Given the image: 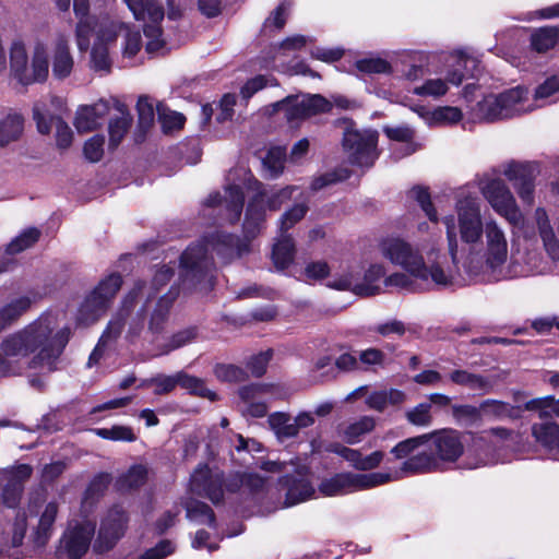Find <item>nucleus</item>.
<instances>
[{"instance_id":"10","label":"nucleus","mask_w":559,"mask_h":559,"mask_svg":"<svg viewBox=\"0 0 559 559\" xmlns=\"http://www.w3.org/2000/svg\"><path fill=\"white\" fill-rule=\"evenodd\" d=\"M136 21L144 22L143 33L147 38V53H156L165 46L160 23L165 11L156 0H123Z\"/></svg>"},{"instance_id":"55","label":"nucleus","mask_w":559,"mask_h":559,"mask_svg":"<svg viewBox=\"0 0 559 559\" xmlns=\"http://www.w3.org/2000/svg\"><path fill=\"white\" fill-rule=\"evenodd\" d=\"M198 336V331L195 328H187L183 329L174 335L164 343L162 346H159L158 352L156 355H166L175 349H178L189 343H191L193 340H195Z\"/></svg>"},{"instance_id":"40","label":"nucleus","mask_w":559,"mask_h":559,"mask_svg":"<svg viewBox=\"0 0 559 559\" xmlns=\"http://www.w3.org/2000/svg\"><path fill=\"white\" fill-rule=\"evenodd\" d=\"M122 319L120 317L116 318L115 320H110L103 332L97 345L95 346L94 350L91 353L87 366L92 367L96 365L99 359L103 356L104 348L117 341L122 335Z\"/></svg>"},{"instance_id":"19","label":"nucleus","mask_w":559,"mask_h":559,"mask_svg":"<svg viewBox=\"0 0 559 559\" xmlns=\"http://www.w3.org/2000/svg\"><path fill=\"white\" fill-rule=\"evenodd\" d=\"M428 456L433 459V471L438 469L440 464L454 463L464 453L465 443L463 435L453 429H444L429 433Z\"/></svg>"},{"instance_id":"37","label":"nucleus","mask_w":559,"mask_h":559,"mask_svg":"<svg viewBox=\"0 0 559 559\" xmlns=\"http://www.w3.org/2000/svg\"><path fill=\"white\" fill-rule=\"evenodd\" d=\"M449 380L456 385L464 386L479 394H486L492 390V383L489 379L464 369L451 371L449 373Z\"/></svg>"},{"instance_id":"21","label":"nucleus","mask_w":559,"mask_h":559,"mask_svg":"<svg viewBox=\"0 0 559 559\" xmlns=\"http://www.w3.org/2000/svg\"><path fill=\"white\" fill-rule=\"evenodd\" d=\"M451 59H453V63L451 64L453 69L448 71L445 80H426L421 85L414 87L413 93L418 96L441 97L447 94L449 90L448 83L455 86L460 85L465 76L463 70H467L469 67H475L476 64L474 58L462 52L452 55Z\"/></svg>"},{"instance_id":"42","label":"nucleus","mask_w":559,"mask_h":559,"mask_svg":"<svg viewBox=\"0 0 559 559\" xmlns=\"http://www.w3.org/2000/svg\"><path fill=\"white\" fill-rule=\"evenodd\" d=\"M405 401V393L397 389H384L371 392L366 404L369 408L383 412L389 406H396Z\"/></svg>"},{"instance_id":"38","label":"nucleus","mask_w":559,"mask_h":559,"mask_svg":"<svg viewBox=\"0 0 559 559\" xmlns=\"http://www.w3.org/2000/svg\"><path fill=\"white\" fill-rule=\"evenodd\" d=\"M107 310L108 308L105 306L104 301H99L88 294L78 310L76 324L82 326L92 325L97 322Z\"/></svg>"},{"instance_id":"33","label":"nucleus","mask_w":559,"mask_h":559,"mask_svg":"<svg viewBox=\"0 0 559 559\" xmlns=\"http://www.w3.org/2000/svg\"><path fill=\"white\" fill-rule=\"evenodd\" d=\"M73 9L79 19L76 25V45L80 51H86L90 47L92 21L96 16L88 14V0H73Z\"/></svg>"},{"instance_id":"1","label":"nucleus","mask_w":559,"mask_h":559,"mask_svg":"<svg viewBox=\"0 0 559 559\" xmlns=\"http://www.w3.org/2000/svg\"><path fill=\"white\" fill-rule=\"evenodd\" d=\"M441 223L453 267H444L440 261L442 238L439 235L414 241L390 235L379 240L378 251L391 264L426 285H451L459 264L471 278L480 282H499L540 272L537 253L526 261L527 269L519 267L516 261L508 264L507 231L493 218L484 221L481 202L468 186L456 191L454 213L444 215Z\"/></svg>"},{"instance_id":"32","label":"nucleus","mask_w":559,"mask_h":559,"mask_svg":"<svg viewBox=\"0 0 559 559\" xmlns=\"http://www.w3.org/2000/svg\"><path fill=\"white\" fill-rule=\"evenodd\" d=\"M51 64L52 76L57 80H64L72 73L74 59L70 52L68 40L63 36L56 41Z\"/></svg>"},{"instance_id":"49","label":"nucleus","mask_w":559,"mask_h":559,"mask_svg":"<svg viewBox=\"0 0 559 559\" xmlns=\"http://www.w3.org/2000/svg\"><path fill=\"white\" fill-rule=\"evenodd\" d=\"M524 408L536 412L540 419L559 418V399L552 395L532 399L525 403Z\"/></svg>"},{"instance_id":"6","label":"nucleus","mask_w":559,"mask_h":559,"mask_svg":"<svg viewBox=\"0 0 559 559\" xmlns=\"http://www.w3.org/2000/svg\"><path fill=\"white\" fill-rule=\"evenodd\" d=\"M10 73L22 85L43 83L49 75V60L45 43L38 40L32 48L31 60L25 41L17 37L10 45Z\"/></svg>"},{"instance_id":"61","label":"nucleus","mask_w":559,"mask_h":559,"mask_svg":"<svg viewBox=\"0 0 559 559\" xmlns=\"http://www.w3.org/2000/svg\"><path fill=\"white\" fill-rule=\"evenodd\" d=\"M349 177V170L347 168H338L330 173H325L318 177H314L311 181L310 189L316 192L333 183L343 181Z\"/></svg>"},{"instance_id":"4","label":"nucleus","mask_w":559,"mask_h":559,"mask_svg":"<svg viewBox=\"0 0 559 559\" xmlns=\"http://www.w3.org/2000/svg\"><path fill=\"white\" fill-rule=\"evenodd\" d=\"M61 502L36 495L31 497L25 509L16 513L15 520L0 534V559H21L20 547L26 528L28 540L36 549H43L51 539L60 514Z\"/></svg>"},{"instance_id":"51","label":"nucleus","mask_w":559,"mask_h":559,"mask_svg":"<svg viewBox=\"0 0 559 559\" xmlns=\"http://www.w3.org/2000/svg\"><path fill=\"white\" fill-rule=\"evenodd\" d=\"M269 424L278 439L294 438L298 435L294 417L286 413L271 414Z\"/></svg>"},{"instance_id":"57","label":"nucleus","mask_w":559,"mask_h":559,"mask_svg":"<svg viewBox=\"0 0 559 559\" xmlns=\"http://www.w3.org/2000/svg\"><path fill=\"white\" fill-rule=\"evenodd\" d=\"M309 210L307 201L295 203L287 211H285L280 218L281 234L287 235L288 229L294 227L300 222Z\"/></svg>"},{"instance_id":"62","label":"nucleus","mask_w":559,"mask_h":559,"mask_svg":"<svg viewBox=\"0 0 559 559\" xmlns=\"http://www.w3.org/2000/svg\"><path fill=\"white\" fill-rule=\"evenodd\" d=\"M111 481V477L107 473H100L96 475L91 483L88 484L85 495H84V501H91L93 503L95 500H97L108 488L109 484Z\"/></svg>"},{"instance_id":"59","label":"nucleus","mask_w":559,"mask_h":559,"mask_svg":"<svg viewBox=\"0 0 559 559\" xmlns=\"http://www.w3.org/2000/svg\"><path fill=\"white\" fill-rule=\"evenodd\" d=\"M93 431L96 436L106 440L127 442L135 440L133 430L128 426L116 425L110 428H96Z\"/></svg>"},{"instance_id":"54","label":"nucleus","mask_w":559,"mask_h":559,"mask_svg":"<svg viewBox=\"0 0 559 559\" xmlns=\"http://www.w3.org/2000/svg\"><path fill=\"white\" fill-rule=\"evenodd\" d=\"M187 518L191 521L215 526V515L213 510L204 502L193 500L186 506Z\"/></svg>"},{"instance_id":"14","label":"nucleus","mask_w":559,"mask_h":559,"mask_svg":"<svg viewBox=\"0 0 559 559\" xmlns=\"http://www.w3.org/2000/svg\"><path fill=\"white\" fill-rule=\"evenodd\" d=\"M384 275V265L377 262L369 264L361 278L357 270L349 267L342 275L334 276L330 280L326 285L337 290H352L359 296H373L381 292L379 282Z\"/></svg>"},{"instance_id":"45","label":"nucleus","mask_w":559,"mask_h":559,"mask_svg":"<svg viewBox=\"0 0 559 559\" xmlns=\"http://www.w3.org/2000/svg\"><path fill=\"white\" fill-rule=\"evenodd\" d=\"M295 243L289 235L281 234L273 246L272 260L277 270L287 269L294 261Z\"/></svg>"},{"instance_id":"28","label":"nucleus","mask_w":559,"mask_h":559,"mask_svg":"<svg viewBox=\"0 0 559 559\" xmlns=\"http://www.w3.org/2000/svg\"><path fill=\"white\" fill-rule=\"evenodd\" d=\"M109 112L107 102L100 99L93 105L81 106L75 115L74 126L79 132H90L102 126Z\"/></svg>"},{"instance_id":"53","label":"nucleus","mask_w":559,"mask_h":559,"mask_svg":"<svg viewBox=\"0 0 559 559\" xmlns=\"http://www.w3.org/2000/svg\"><path fill=\"white\" fill-rule=\"evenodd\" d=\"M121 43V53L123 60L132 61L142 49L141 33L129 25L123 32Z\"/></svg>"},{"instance_id":"31","label":"nucleus","mask_w":559,"mask_h":559,"mask_svg":"<svg viewBox=\"0 0 559 559\" xmlns=\"http://www.w3.org/2000/svg\"><path fill=\"white\" fill-rule=\"evenodd\" d=\"M128 24L112 20L107 14H102L98 17H94L92 21L91 35H96V41L100 45H108L117 39L118 34H123Z\"/></svg>"},{"instance_id":"8","label":"nucleus","mask_w":559,"mask_h":559,"mask_svg":"<svg viewBox=\"0 0 559 559\" xmlns=\"http://www.w3.org/2000/svg\"><path fill=\"white\" fill-rule=\"evenodd\" d=\"M96 534V520L80 515L70 520L63 531L56 550L57 559H81L93 547Z\"/></svg>"},{"instance_id":"47","label":"nucleus","mask_w":559,"mask_h":559,"mask_svg":"<svg viewBox=\"0 0 559 559\" xmlns=\"http://www.w3.org/2000/svg\"><path fill=\"white\" fill-rule=\"evenodd\" d=\"M122 285V277L119 273H111L104 277L97 286L91 290V295L99 301H104L105 306L109 308L116 294Z\"/></svg>"},{"instance_id":"30","label":"nucleus","mask_w":559,"mask_h":559,"mask_svg":"<svg viewBox=\"0 0 559 559\" xmlns=\"http://www.w3.org/2000/svg\"><path fill=\"white\" fill-rule=\"evenodd\" d=\"M177 295L178 292L174 288L169 289L167 294L158 299L155 308L151 312L146 333L151 336L150 342H153L154 337L163 332L168 318L169 308Z\"/></svg>"},{"instance_id":"18","label":"nucleus","mask_w":559,"mask_h":559,"mask_svg":"<svg viewBox=\"0 0 559 559\" xmlns=\"http://www.w3.org/2000/svg\"><path fill=\"white\" fill-rule=\"evenodd\" d=\"M128 515L121 507H114L102 518L96 537L93 542V551L96 555H106L112 550L124 535Z\"/></svg>"},{"instance_id":"44","label":"nucleus","mask_w":559,"mask_h":559,"mask_svg":"<svg viewBox=\"0 0 559 559\" xmlns=\"http://www.w3.org/2000/svg\"><path fill=\"white\" fill-rule=\"evenodd\" d=\"M383 131L390 140L402 143L401 153L396 154L397 158L408 156L419 148V145L413 142L414 130L408 126L385 127Z\"/></svg>"},{"instance_id":"43","label":"nucleus","mask_w":559,"mask_h":559,"mask_svg":"<svg viewBox=\"0 0 559 559\" xmlns=\"http://www.w3.org/2000/svg\"><path fill=\"white\" fill-rule=\"evenodd\" d=\"M376 427V420L371 416H361L358 419L345 425L341 429V437L349 444H356L370 433Z\"/></svg>"},{"instance_id":"63","label":"nucleus","mask_w":559,"mask_h":559,"mask_svg":"<svg viewBox=\"0 0 559 559\" xmlns=\"http://www.w3.org/2000/svg\"><path fill=\"white\" fill-rule=\"evenodd\" d=\"M411 197L419 203L421 210L425 212L431 223L437 224L439 222L438 212L431 203L430 194L427 189L415 187L411 190Z\"/></svg>"},{"instance_id":"22","label":"nucleus","mask_w":559,"mask_h":559,"mask_svg":"<svg viewBox=\"0 0 559 559\" xmlns=\"http://www.w3.org/2000/svg\"><path fill=\"white\" fill-rule=\"evenodd\" d=\"M243 191L239 185H228L224 189V195L219 192L212 193L204 202L205 210L217 209L224 214L226 222L234 224L239 221L243 207Z\"/></svg>"},{"instance_id":"48","label":"nucleus","mask_w":559,"mask_h":559,"mask_svg":"<svg viewBox=\"0 0 559 559\" xmlns=\"http://www.w3.org/2000/svg\"><path fill=\"white\" fill-rule=\"evenodd\" d=\"M117 110L120 116L109 122V144L111 147L118 146L132 122V117L123 104L117 103Z\"/></svg>"},{"instance_id":"25","label":"nucleus","mask_w":559,"mask_h":559,"mask_svg":"<svg viewBox=\"0 0 559 559\" xmlns=\"http://www.w3.org/2000/svg\"><path fill=\"white\" fill-rule=\"evenodd\" d=\"M284 480L287 487L285 499L286 507L305 502L311 499L316 493L313 485L308 479V471L306 468L297 471L296 476H285Z\"/></svg>"},{"instance_id":"20","label":"nucleus","mask_w":559,"mask_h":559,"mask_svg":"<svg viewBox=\"0 0 559 559\" xmlns=\"http://www.w3.org/2000/svg\"><path fill=\"white\" fill-rule=\"evenodd\" d=\"M177 385L188 390L190 393L206 397L211 401H215L217 399L216 393L206 388L205 383L201 379L189 376L183 371H179L171 376L160 373L146 379L141 383V386H154V393L156 395L168 394Z\"/></svg>"},{"instance_id":"15","label":"nucleus","mask_w":559,"mask_h":559,"mask_svg":"<svg viewBox=\"0 0 559 559\" xmlns=\"http://www.w3.org/2000/svg\"><path fill=\"white\" fill-rule=\"evenodd\" d=\"M378 132L347 127L343 135V148L348 162L358 167H370L378 158Z\"/></svg>"},{"instance_id":"12","label":"nucleus","mask_w":559,"mask_h":559,"mask_svg":"<svg viewBox=\"0 0 559 559\" xmlns=\"http://www.w3.org/2000/svg\"><path fill=\"white\" fill-rule=\"evenodd\" d=\"M428 435L408 438L399 442L391 453L399 460L405 459L400 471L390 472L397 474L399 479L402 474H416L433 471V459L428 456L429 449Z\"/></svg>"},{"instance_id":"64","label":"nucleus","mask_w":559,"mask_h":559,"mask_svg":"<svg viewBox=\"0 0 559 559\" xmlns=\"http://www.w3.org/2000/svg\"><path fill=\"white\" fill-rule=\"evenodd\" d=\"M355 67L359 72L365 74H381L391 71L389 62L381 58H364L357 60Z\"/></svg>"},{"instance_id":"39","label":"nucleus","mask_w":559,"mask_h":559,"mask_svg":"<svg viewBox=\"0 0 559 559\" xmlns=\"http://www.w3.org/2000/svg\"><path fill=\"white\" fill-rule=\"evenodd\" d=\"M532 435L542 447L557 453L559 449V424L555 421L536 423L532 426Z\"/></svg>"},{"instance_id":"60","label":"nucleus","mask_w":559,"mask_h":559,"mask_svg":"<svg viewBox=\"0 0 559 559\" xmlns=\"http://www.w3.org/2000/svg\"><path fill=\"white\" fill-rule=\"evenodd\" d=\"M92 68L102 73H109L111 69V59L109 57L108 47L95 43L91 51Z\"/></svg>"},{"instance_id":"24","label":"nucleus","mask_w":559,"mask_h":559,"mask_svg":"<svg viewBox=\"0 0 559 559\" xmlns=\"http://www.w3.org/2000/svg\"><path fill=\"white\" fill-rule=\"evenodd\" d=\"M502 174L512 182L520 199L532 204L534 202V169L532 166L520 163H509L503 166Z\"/></svg>"},{"instance_id":"34","label":"nucleus","mask_w":559,"mask_h":559,"mask_svg":"<svg viewBox=\"0 0 559 559\" xmlns=\"http://www.w3.org/2000/svg\"><path fill=\"white\" fill-rule=\"evenodd\" d=\"M173 274V267L163 265L156 270L150 284L139 282L131 290H136V296L140 297L141 300L151 302L159 290L169 282Z\"/></svg>"},{"instance_id":"5","label":"nucleus","mask_w":559,"mask_h":559,"mask_svg":"<svg viewBox=\"0 0 559 559\" xmlns=\"http://www.w3.org/2000/svg\"><path fill=\"white\" fill-rule=\"evenodd\" d=\"M248 486L252 490L263 488L264 480L257 475H231L228 479L218 471H212L205 464H200L190 477V490L199 496L206 497L213 503H219L224 499V489L237 491L241 486Z\"/></svg>"},{"instance_id":"2","label":"nucleus","mask_w":559,"mask_h":559,"mask_svg":"<svg viewBox=\"0 0 559 559\" xmlns=\"http://www.w3.org/2000/svg\"><path fill=\"white\" fill-rule=\"evenodd\" d=\"M249 188L255 191V195L249 201L246 211L243 223L246 239L240 240L233 235L215 231L189 246L182 252L179 265V281L183 290H210L215 278L212 253L215 252L223 260H230L248 252L249 239L262 229L266 211L280 210L299 189L297 186H286L280 190L266 192L258 180L250 181Z\"/></svg>"},{"instance_id":"58","label":"nucleus","mask_w":559,"mask_h":559,"mask_svg":"<svg viewBox=\"0 0 559 559\" xmlns=\"http://www.w3.org/2000/svg\"><path fill=\"white\" fill-rule=\"evenodd\" d=\"M40 236L37 228H27L15 237L7 247L8 254H15L32 247Z\"/></svg>"},{"instance_id":"3","label":"nucleus","mask_w":559,"mask_h":559,"mask_svg":"<svg viewBox=\"0 0 559 559\" xmlns=\"http://www.w3.org/2000/svg\"><path fill=\"white\" fill-rule=\"evenodd\" d=\"M63 319L61 311H47L5 335L0 342V374L20 376L27 371L31 385L41 388L44 382L33 376L56 371L69 342L70 329L61 326Z\"/></svg>"},{"instance_id":"56","label":"nucleus","mask_w":559,"mask_h":559,"mask_svg":"<svg viewBox=\"0 0 559 559\" xmlns=\"http://www.w3.org/2000/svg\"><path fill=\"white\" fill-rule=\"evenodd\" d=\"M558 39L557 27H542L532 35V47L538 52H544L555 47Z\"/></svg>"},{"instance_id":"26","label":"nucleus","mask_w":559,"mask_h":559,"mask_svg":"<svg viewBox=\"0 0 559 559\" xmlns=\"http://www.w3.org/2000/svg\"><path fill=\"white\" fill-rule=\"evenodd\" d=\"M506 119L534 109L526 87L515 86L498 94Z\"/></svg>"},{"instance_id":"52","label":"nucleus","mask_w":559,"mask_h":559,"mask_svg":"<svg viewBox=\"0 0 559 559\" xmlns=\"http://www.w3.org/2000/svg\"><path fill=\"white\" fill-rule=\"evenodd\" d=\"M286 159V150L281 146L271 147L262 160L265 176L267 178H277L284 170Z\"/></svg>"},{"instance_id":"36","label":"nucleus","mask_w":559,"mask_h":559,"mask_svg":"<svg viewBox=\"0 0 559 559\" xmlns=\"http://www.w3.org/2000/svg\"><path fill=\"white\" fill-rule=\"evenodd\" d=\"M473 119L481 122H493L506 119L498 94H489L479 100L472 110Z\"/></svg>"},{"instance_id":"16","label":"nucleus","mask_w":559,"mask_h":559,"mask_svg":"<svg viewBox=\"0 0 559 559\" xmlns=\"http://www.w3.org/2000/svg\"><path fill=\"white\" fill-rule=\"evenodd\" d=\"M273 112L283 111L286 120L292 126H298L300 121L331 110V103L321 95L288 96L272 105Z\"/></svg>"},{"instance_id":"29","label":"nucleus","mask_w":559,"mask_h":559,"mask_svg":"<svg viewBox=\"0 0 559 559\" xmlns=\"http://www.w3.org/2000/svg\"><path fill=\"white\" fill-rule=\"evenodd\" d=\"M534 221L538 229L539 237L549 258L554 261L559 260V240L551 226L549 216L545 209L537 207L534 213Z\"/></svg>"},{"instance_id":"50","label":"nucleus","mask_w":559,"mask_h":559,"mask_svg":"<svg viewBox=\"0 0 559 559\" xmlns=\"http://www.w3.org/2000/svg\"><path fill=\"white\" fill-rule=\"evenodd\" d=\"M148 476V468L144 464L132 465L119 476L117 486L120 490H132L143 486Z\"/></svg>"},{"instance_id":"17","label":"nucleus","mask_w":559,"mask_h":559,"mask_svg":"<svg viewBox=\"0 0 559 559\" xmlns=\"http://www.w3.org/2000/svg\"><path fill=\"white\" fill-rule=\"evenodd\" d=\"M150 302L141 300L136 290H130L122 300L121 308L110 320L120 317L122 319V333L129 343L139 341L144 333V324Z\"/></svg>"},{"instance_id":"41","label":"nucleus","mask_w":559,"mask_h":559,"mask_svg":"<svg viewBox=\"0 0 559 559\" xmlns=\"http://www.w3.org/2000/svg\"><path fill=\"white\" fill-rule=\"evenodd\" d=\"M34 299L29 295H15L10 298L1 308L0 314L5 324L11 326L32 307Z\"/></svg>"},{"instance_id":"27","label":"nucleus","mask_w":559,"mask_h":559,"mask_svg":"<svg viewBox=\"0 0 559 559\" xmlns=\"http://www.w3.org/2000/svg\"><path fill=\"white\" fill-rule=\"evenodd\" d=\"M273 385H246L239 390V396L243 402L242 413L252 417H263L267 412V405L261 399L272 393Z\"/></svg>"},{"instance_id":"7","label":"nucleus","mask_w":559,"mask_h":559,"mask_svg":"<svg viewBox=\"0 0 559 559\" xmlns=\"http://www.w3.org/2000/svg\"><path fill=\"white\" fill-rule=\"evenodd\" d=\"M519 436L504 428H495L483 435L472 436V443L467 451V468L504 463L511 457L509 450L515 444Z\"/></svg>"},{"instance_id":"46","label":"nucleus","mask_w":559,"mask_h":559,"mask_svg":"<svg viewBox=\"0 0 559 559\" xmlns=\"http://www.w3.org/2000/svg\"><path fill=\"white\" fill-rule=\"evenodd\" d=\"M23 116L16 111H9L0 120V145L4 146L16 141L23 132Z\"/></svg>"},{"instance_id":"11","label":"nucleus","mask_w":559,"mask_h":559,"mask_svg":"<svg viewBox=\"0 0 559 559\" xmlns=\"http://www.w3.org/2000/svg\"><path fill=\"white\" fill-rule=\"evenodd\" d=\"M397 474L374 472L368 474L340 473L322 480L319 490L323 496H338L348 492L371 489L392 480Z\"/></svg>"},{"instance_id":"13","label":"nucleus","mask_w":559,"mask_h":559,"mask_svg":"<svg viewBox=\"0 0 559 559\" xmlns=\"http://www.w3.org/2000/svg\"><path fill=\"white\" fill-rule=\"evenodd\" d=\"M63 99L49 95L36 102L33 107V117L40 133L50 132L52 123L56 126V141L60 148H68L72 143L73 132L62 120L55 117L63 108Z\"/></svg>"},{"instance_id":"35","label":"nucleus","mask_w":559,"mask_h":559,"mask_svg":"<svg viewBox=\"0 0 559 559\" xmlns=\"http://www.w3.org/2000/svg\"><path fill=\"white\" fill-rule=\"evenodd\" d=\"M412 110L430 124H454L463 118L461 109L453 106H441L432 112H429L424 106L412 107Z\"/></svg>"},{"instance_id":"9","label":"nucleus","mask_w":559,"mask_h":559,"mask_svg":"<svg viewBox=\"0 0 559 559\" xmlns=\"http://www.w3.org/2000/svg\"><path fill=\"white\" fill-rule=\"evenodd\" d=\"M478 188L491 209L510 225L519 226L523 222L515 198L501 178L485 174L478 179Z\"/></svg>"},{"instance_id":"23","label":"nucleus","mask_w":559,"mask_h":559,"mask_svg":"<svg viewBox=\"0 0 559 559\" xmlns=\"http://www.w3.org/2000/svg\"><path fill=\"white\" fill-rule=\"evenodd\" d=\"M32 472L33 469L28 464H20L0 472L1 498L4 506L8 508L19 506L24 490V483L31 477Z\"/></svg>"}]
</instances>
